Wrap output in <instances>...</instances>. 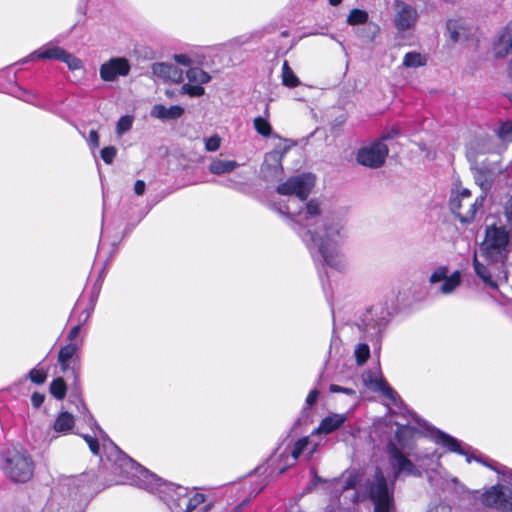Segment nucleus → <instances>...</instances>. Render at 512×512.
I'll list each match as a JSON object with an SVG mask.
<instances>
[{"label":"nucleus","mask_w":512,"mask_h":512,"mask_svg":"<svg viewBox=\"0 0 512 512\" xmlns=\"http://www.w3.org/2000/svg\"><path fill=\"white\" fill-rule=\"evenodd\" d=\"M314 184V176L303 173L278 185L277 193L294 197L280 207L279 212L292 220L293 229L306 242L313 257H318L330 268L342 271L346 267L341 249L345 237V215L341 212L323 215L317 200L305 202Z\"/></svg>","instance_id":"nucleus-1"},{"label":"nucleus","mask_w":512,"mask_h":512,"mask_svg":"<svg viewBox=\"0 0 512 512\" xmlns=\"http://www.w3.org/2000/svg\"><path fill=\"white\" fill-rule=\"evenodd\" d=\"M94 433V436L85 434L82 437L94 455L99 456L101 461L105 456L112 463L113 472L121 477V483L138 486L158 495L171 510L175 506L181 512H214L215 502L209 495L164 481L125 455L100 427L97 426Z\"/></svg>","instance_id":"nucleus-2"},{"label":"nucleus","mask_w":512,"mask_h":512,"mask_svg":"<svg viewBox=\"0 0 512 512\" xmlns=\"http://www.w3.org/2000/svg\"><path fill=\"white\" fill-rule=\"evenodd\" d=\"M512 227L509 228L496 224L486 227L485 240L482 244V255L487 264L474 259V270L483 283L490 288H498L507 280V272L504 263L508 254V246Z\"/></svg>","instance_id":"nucleus-3"},{"label":"nucleus","mask_w":512,"mask_h":512,"mask_svg":"<svg viewBox=\"0 0 512 512\" xmlns=\"http://www.w3.org/2000/svg\"><path fill=\"white\" fill-rule=\"evenodd\" d=\"M344 490L355 489L356 501L369 499L374 504L375 512H395L393 477L388 481L381 468L376 467L373 473L364 476L357 470L344 474Z\"/></svg>","instance_id":"nucleus-4"},{"label":"nucleus","mask_w":512,"mask_h":512,"mask_svg":"<svg viewBox=\"0 0 512 512\" xmlns=\"http://www.w3.org/2000/svg\"><path fill=\"white\" fill-rule=\"evenodd\" d=\"M417 430L410 426H400L395 433L396 442L390 441L387 445L388 462L394 478L407 476H420V468L434 454H423L413 451L414 438Z\"/></svg>","instance_id":"nucleus-5"},{"label":"nucleus","mask_w":512,"mask_h":512,"mask_svg":"<svg viewBox=\"0 0 512 512\" xmlns=\"http://www.w3.org/2000/svg\"><path fill=\"white\" fill-rule=\"evenodd\" d=\"M490 142V139H484L477 143V151H474L473 147L467 150V157L474 170L475 182L484 196L492 188L497 177L503 180L508 178L506 167L500 163V153H491Z\"/></svg>","instance_id":"nucleus-6"},{"label":"nucleus","mask_w":512,"mask_h":512,"mask_svg":"<svg viewBox=\"0 0 512 512\" xmlns=\"http://www.w3.org/2000/svg\"><path fill=\"white\" fill-rule=\"evenodd\" d=\"M434 440L437 444L446 447L450 452L465 456L467 463H471L472 460H475L501 475L504 482H512V469L496 461L487 459L481 454L476 455L475 451L469 445L462 443L451 435L438 430L434 435Z\"/></svg>","instance_id":"nucleus-7"},{"label":"nucleus","mask_w":512,"mask_h":512,"mask_svg":"<svg viewBox=\"0 0 512 512\" xmlns=\"http://www.w3.org/2000/svg\"><path fill=\"white\" fill-rule=\"evenodd\" d=\"M391 315L392 312L387 303H377L359 316L356 326L366 338L378 341L386 329Z\"/></svg>","instance_id":"nucleus-8"},{"label":"nucleus","mask_w":512,"mask_h":512,"mask_svg":"<svg viewBox=\"0 0 512 512\" xmlns=\"http://www.w3.org/2000/svg\"><path fill=\"white\" fill-rule=\"evenodd\" d=\"M2 470L14 482L25 483L34 473L31 456L22 448L7 449L3 455Z\"/></svg>","instance_id":"nucleus-9"},{"label":"nucleus","mask_w":512,"mask_h":512,"mask_svg":"<svg viewBox=\"0 0 512 512\" xmlns=\"http://www.w3.org/2000/svg\"><path fill=\"white\" fill-rule=\"evenodd\" d=\"M98 298V290H82L71 314V318L76 319V324L68 333L67 339L69 343H83V338L79 337L81 327L89 320Z\"/></svg>","instance_id":"nucleus-10"},{"label":"nucleus","mask_w":512,"mask_h":512,"mask_svg":"<svg viewBox=\"0 0 512 512\" xmlns=\"http://www.w3.org/2000/svg\"><path fill=\"white\" fill-rule=\"evenodd\" d=\"M35 59L58 60L65 63L72 71L79 70L83 67L82 61L79 58L51 42L47 43L40 49L33 51L20 62L24 64Z\"/></svg>","instance_id":"nucleus-11"},{"label":"nucleus","mask_w":512,"mask_h":512,"mask_svg":"<svg viewBox=\"0 0 512 512\" xmlns=\"http://www.w3.org/2000/svg\"><path fill=\"white\" fill-rule=\"evenodd\" d=\"M479 500L485 507L499 512H512V484H495L486 489Z\"/></svg>","instance_id":"nucleus-12"},{"label":"nucleus","mask_w":512,"mask_h":512,"mask_svg":"<svg viewBox=\"0 0 512 512\" xmlns=\"http://www.w3.org/2000/svg\"><path fill=\"white\" fill-rule=\"evenodd\" d=\"M484 199L485 196L481 195L472 201L470 191L462 189L458 195L450 199V210L462 223H469L483 206Z\"/></svg>","instance_id":"nucleus-13"},{"label":"nucleus","mask_w":512,"mask_h":512,"mask_svg":"<svg viewBox=\"0 0 512 512\" xmlns=\"http://www.w3.org/2000/svg\"><path fill=\"white\" fill-rule=\"evenodd\" d=\"M388 155V147L383 140H377L358 150L357 161L359 164L370 167H381Z\"/></svg>","instance_id":"nucleus-14"},{"label":"nucleus","mask_w":512,"mask_h":512,"mask_svg":"<svg viewBox=\"0 0 512 512\" xmlns=\"http://www.w3.org/2000/svg\"><path fill=\"white\" fill-rule=\"evenodd\" d=\"M394 9V24L399 32L414 28L418 20V12L413 6L401 0H395Z\"/></svg>","instance_id":"nucleus-15"},{"label":"nucleus","mask_w":512,"mask_h":512,"mask_svg":"<svg viewBox=\"0 0 512 512\" xmlns=\"http://www.w3.org/2000/svg\"><path fill=\"white\" fill-rule=\"evenodd\" d=\"M81 348L80 342L68 343L61 347L58 353V362L64 373H71L73 378H78L79 357L78 351Z\"/></svg>","instance_id":"nucleus-16"},{"label":"nucleus","mask_w":512,"mask_h":512,"mask_svg":"<svg viewBox=\"0 0 512 512\" xmlns=\"http://www.w3.org/2000/svg\"><path fill=\"white\" fill-rule=\"evenodd\" d=\"M427 290H398L394 311H407L419 308L427 299Z\"/></svg>","instance_id":"nucleus-17"},{"label":"nucleus","mask_w":512,"mask_h":512,"mask_svg":"<svg viewBox=\"0 0 512 512\" xmlns=\"http://www.w3.org/2000/svg\"><path fill=\"white\" fill-rule=\"evenodd\" d=\"M363 384L374 392H380L387 398L395 401L396 393L388 386L382 377L379 368L369 369L362 374Z\"/></svg>","instance_id":"nucleus-18"},{"label":"nucleus","mask_w":512,"mask_h":512,"mask_svg":"<svg viewBox=\"0 0 512 512\" xmlns=\"http://www.w3.org/2000/svg\"><path fill=\"white\" fill-rule=\"evenodd\" d=\"M131 66L126 58H111L100 67V77L107 82L115 81L119 76H127Z\"/></svg>","instance_id":"nucleus-19"},{"label":"nucleus","mask_w":512,"mask_h":512,"mask_svg":"<svg viewBox=\"0 0 512 512\" xmlns=\"http://www.w3.org/2000/svg\"><path fill=\"white\" fill-rule=\"evenodd\" d=\"M284 153L281 150H273L265 155L261 166V174L267 181L280 180L283 174L282 159Z\"/></svg>","instance_id":"nucleus-20"},{"label":"nucleus","mask_w":512,"mask_h":512,"mask_svg":"<svg viewBox=\"0 0 512 512\" xmlns=\"http://www.w3.org/2000/svg\"><path fill=\"white\" fill-rule=\"evenodd\" d=\"M496 56L503 58L510 55L507 64V75L512 80V21L500 32L495 45Z\"/></svg>","instance_id":"nucleus-21"},{"label":"nucleus","mask_w":512,"mask_h":512,"mask_svg":"<svg viewBox=\"0 0 512 512\" xmlns=\"http://www.w3.org/2000/svg\"><path fill=\"white\" fill-rule=\"evenodd\" d=\"M348 419L349 413H330L321 420L311 436L329 435L344 427Z\"/></svg>","instance_id":"nucleus-22"},{"label":"nucleus","mask_w":512,"mask_h":512,"mask_svg":"<svg viewBox=\"0 0 512 512\" xmlns=\"http://www.w3.org/2000/svg\"><path fill=\"white\" fill-rule=\"evenodd\" d=\"M72 487L76 489L81 496L86 498L93 496L102 489L97 482L95 473L92 472L84 473L75 478L72 482Z\"/></svg>","instance_id":"nucleus-23"},{"label":"nucleus","mask_w":512,"mask_h":512,"mask_svg":"<svg viewBox=\"0 0 512 512\" xmlns=\"http://www.w3.org/2000/svg\"><path fill=\"white\" fill-rule=\"evenodd\" d=\"M152 73L165 81L180 83L183 80L182 69L172 63H154L152 65Z\"/></svg>","instance_id":"nucleus-24"},{"label":"nucleus","mask_w":512,"mask_h":512,"mask_svg":"<svg viewBox=\"0 0 512 512\" xmlns=\"http://www.w3.org/2000/svg\"><path fill=\"white\" fill-rule=\"evenodd\" d=\"M449 39L456 43L468 37L466 22L461 19H450L446 24Z\"/></svg>","instance_id":"nucleus-25"},{"label":"nucleus","mask_w":512,"mask_h":512,"mask_svg":"<svg viewBox=\"0 0 512 512\" xmlns=\"http://www.w3.org/2000/svg\"><path fill=\"white\" fill-rule=\"evenodd\" d=\"M184 109L181 106L174 105L169 108L164 105H154L151 110V116L157 119H177L182 116Z\"/></svg>","instance_id":"nucleus-26"},{"label":"nucleus","mask_w":512,"mask_h":512,"mask_svg":"<svg viewBox=\"0 0 512 512\" xmlns=\"http://www.w3.org/2000/svg\"><path fill=\"white\" fill-rule=\"evenodd\" d=\"M239 164L234 160L215 158L208 166V170L214 175H224L234 171Z\"/></svg>","instance_id":"nucleus-27"},{"label":"nucleus","mask_w":512,"mask_h":512,"mask_svg":"<svg viewBox=\"0 0 512 512\" xmlns=\"http://www.w3.org/2000/svg\"><path fill=\"white\" fill-rule=\"evenodd\" d=\"M75 420L72 414L68 412H62L56 418L53 429L57 433L66 434L72 430L74 427Z\"/></svg>","instance_id":"nucleus-28"},{"label":"nucleus","mask_w":512,"mask_h":512,"mask_svg":"<svg viewBox=\"0 0 512 512\" xmlns=\"http://www.w3.org/2000/svg\"><path fill=\"white\" fill-rule=\"evenodd\" d=\"M265 116H258L253 120L254 129L261 136L268 138L272 134V127L268 121L269 117V105L267 104L264 111Z\"/></svg>","instance_id":"nucleus-29"},{"label":"nucleus","mask_w":512,"mask_h":512,"mask_svg":"<svg viewBox=\"0 0 512 512\" xmlns=\"http://www.w3.org/2000/svg\"><path fill=\"white\" fill-rule=\"evenodd\" d=\"M427 64V56L416 51L404 55L402 65L407 68H418Z\"/></svg>","instance_id":"nucleus-30"},{"label":"nucleus","mask_w":512,"mask_h":512,"mask_svg":"<svg viewBox=\"0 0 512 512\" xmlns=\"http://www.w3.org/2000/svg\"><path fill=\"white\" fill-rule=\"evenodd\" d=\"M309 445H311L310 438L308 436L302 437L294 443L290 453L283 452L281 457H288L290 455L293 463H295L299 456L304 452V450L309 447Z\"/></svg>","instance_id":"nucleus-31"},{"label":"nucleus","mask_w":512,"mask_h":512,"mask_svg":"<svg viewBox=\"0 0 512 512\" xmlns=\"http://www.w3.org/2000/svg\"><path fill=\"white\" fill-rule=\"evenodd\" d=\"M186 76L190 83H195L196 85L202 86L203 84L208 83L211 80V76L198 67L190 68Z\"/></svg>","instance_id":"nucleus-32"},{"label":"nucleus","mask_w":512,"mask_h":512,"mask_svg":"<svg viewBox=\"0 0 512 512\" xmlns=\"http://www.w3.org/2000/svg\"><path fill=\"white\" fill-rule=\"evenodd\" d=\"M282 82L285 86L293 88L299 85V79L294 74L293 70L288 65L287 61H284L282 67Z\"/></svg>","instance_id":"nucleus-33"},{"label":"nucleus","mask_w":512,"mask_h":512,"mask_svg":"<svg viewBox=\"0 0 512 512\" xmlns=\"http://www.w3.org/2000/svg\"><path fill=\"white\" fill-rule=\"evenodd\" d=\"M368 17V13L365 10L353 9L347 17V23L352 26L366 24L368 22Z\"/></svg>","instance_id":"nucleus-34"},{"label":"nucleus","mask_w":512,"mask_h":512,"mask_svg":"<svg viewBox=\"0 0 512 512\" xmlns=\"http://www.w3.org/2000/svg\"><path fill=\"white\" fill-rule=\"evenodd\" d=\"M497 136L504 143L512 142V119L500 123Z\"/></svg>","instance_id":"nucleus-35"},{"label":"nucleus","mask_w":512,"mask_h":512,"mask_svg":"<svg viewBox=\"0 0 512 512\" xmlns=\"http://www.w3.org/2000/svg\"><path fill=\"white\" fill-rule=\"evenodd\" d=\"M67 387L62 378L54 379L50 384V393L58 400H62L66 395Z\"/></svg>","instance_id":"nucleus-36"},{"label":"nucleus","mask_w":512,"mask_h":512,"mask_svg":"<svg viewBox=\"0 0 512 512\" xmlns=\"http://www.w3.org/2000/svg\"><path fill=\"white\" fill-rule=\"evenodd\" d=\"M133 122L134 118L131 115L120 117L116 124V134L122 136L124 133L128 132L132 128Z\"/></svg>","instance_id":"nucleus-37"},{"label":"nucleus","mask_w":512,"mask_h":512,"mask_svg":"<svg viewBox=\"0 0 512 512\" xmlns=\"http://www.w3.org/2000/svg\"><path fill=\"white\" fill-rule=\"evenodd\" d=\"M497 294L491 297L505 308V311L512 317V297L504 295L501 290H496Z\"/></svg>","instance_id":"nucleus-38"},{"label":"nucleus","mask_w":512,"mask_h":512,"mask_svg":"<svg viewBox=\"0 0 512 512\" xmlns=\"http://www.w3.org/2000/svg\"><path fill=\"white\" fill-rule=\"evenodd\" d=\"M449 272L448 267L440 266L436 268L433 273L429 277V282L431 285H435L439 282H446L447 273Z\"/></svg>","instance_id":"nucleus-39"},{"label":"nucleus","mask_w":512,"mask_h":512,"mask_svg":"<svg viewBox=\"0 0 512 512\" xmlns=\"http://www.w3.org/2000/svg\"><path fill=\"white\" fill-rule=\"evenodd\" d=\"M181 94H187L190 97H199L205 93V89L200 85L184 84L180 90Z\"/></svg>","instance_id":"nucleus-40"},{"label":"nucleus","mask_w":512,"mask_h":512,"mask_svg":"<svg viewBox=\"0 0 512 512\" xmlns=\"http://www.w3.org/2000/svg\"><path fill=\"white\" fill-rule=\"evenodd\" d=\"M370 356V348L366 343H360L355 349V357L358 364H363Z\"/></svg>","instance_id":"nucleus-41"},{"label":"nucleus","mask_w":512,"mask_h":512,"mask_svg":"<svg viewBox=\"0 0 512 512\" xmlns=\"http://www.w3.org/2000/svg\"><path fill=\"white\" fill-rule=\"evenodd\" d=\"M17 97L29 104L41 107V104L37 101V95L31 91L19 88V95Z\"/></svg>","instance_id":"nucleus-42"},{"label":"nucleus","mask_w":512,"mask_h":512,"mask_svg":"<svg viewBox=\"0 0 512 512\" xmlns=\"http://www.w3.org/2000/svg\"><path fill=\"white\" fill-rule=\"evenodd\" d=\"M461 283V274L459 271H454L452 274L447 273L446 282L443 283L441 288H456Z\"/></svg>","instance_id":"nucleus-43"},{"label":"nucleus","mask_w":512,"mask_h":512,"mask_svg":"<svg viewBox=\"0 0 512 512\" xmlns=\"http://www.w3.org/2000/svg\"><path fill=\"white\" fill-rule=\"evenodd\" d=\"M379 26L373 22H367L366 26L362 30V37H366L369 40H373L375 36L379 33Z\"/></svg>","instance_id":"nucleus-44"},{"label":"nucleus","mask_w":512,"mask_h":512,"mask_svg":"<svg viewBox=\"0 0 512 512\" xmlns=\"http://www.w3.org/2000/svg\"><path fill=\"white\" fill-rule=\"evenodd\" d=\"M29 379L35 384H43L47 378V374L42 369L33 368L30 370Z\"/></svg>","instance_id":"nucleus-45"},{"label":"nucleus","mask_w":512,"mask_h":512,"mask_svg":"<svg viewBox=\"0 0 512 512\" xmlns=\"http://www.w3.org/2000/svg\"><path fill=\"white\" fill-rule=\"evenodd\" d=\"M117 150L114 146H107L101 150V158L106 164H111L116 157Z\"/></svg>","instance_id":"nucleus-46"},{"label":"nucleus","mask_w":512,"mask_h":512,"mask_svg":"<svg viewBox=\"0 0 512 512\" xmlns=\"http://www.w3.org/2000/svg\"><path fill=\"white\" fill-rule=\"evenodd\" d=\"M205 149L209 152L217 151L221 144V139L218 135H213L209 138H205Z\"/></svg>","instance_id":"nucleus-47"},{"label":"nucleus","mask_w":512,"mask_h":512,"mask_svg":"<svg viewBox=\"0 0 512 512\" xmlns=\"http://www.w3.org/2000/svg\"><path fill=\"white\" fill-rule=\"evenodd\" d=\"M331 393H344L357 399L356 391L352 388L342 387L340 385L331 384L329 387Z\"/></svg>","instance_id":"nucleus-48"},{"label":"nucleus","mask_w":512,"mask_h":512,"mask_svg":"<svg viewBox=\"0 0 512 512\" xmlns=\"http://www.w3.org/2000/svg\"><path fill=\"white\" fill-rule=\"evenodd\" d=\"M504 214L508 223V226L512 227V194L504 205Z\"/></svg>","instance_id":"nucleus-49"},{"label":"nucleus","mask_w":512,"mask_h":512,"mask_svg":"<svg viewBox=\"0 0 512 512\" xmlns=\"http://www.w3.org/2000/svg\"><path fill=\"white\" fill-rule=\"evenodd\" d=\"M88 142L91 148L95 149L99 147V135L96 130H91L88 136Z\"/></svg>","instance_id":"nucleus-50"},{"label":"nucleus","mask_w":512,"mask_h":512,"mask_svg":"<svg viewBox=\"0 0 512 512\" xmlns=\"http://www.w3.org/2000/svg\"><path fill=\"white\" fill-rule=\"evenodd\" d=\"M174 60L183 66H190L192 64L191 58L186 54H176L174 55Z\"/></svg>","instance_id":"nucleus-51"},{"label":"nucleus","mask_w":512,"mask_h":512,"mask_svg":"<svg viewBox=\"0 0 512 512\" xmlns=\"http://www.w3.org/2000/svg\"><path fill=\"white\" fill-rule=\"evenodd\" d=\"M45 396L41 393L34 392L31 396L32 405L35 408H39L44 402Z\"/></svg>","instance_id":"nucleus-52"},{"label":"nucleus","mask_w":512,"mask_h":512,"mask_svg":"<svg viewBox=\"0 0 512 512\" xmlns=\"http://www.w3.org/2000/svg\"><path fill=\"white\" fill-rule=\"evenodd\" d=\"M318 396H319V391L314 389L312 391H310V393L308 394L307 398H306V404L308 407L314 405L318 399Z\"/></svg>","instance_id":"nucleus-53"},{"label":"nucleus","mask_w":512,"mask_h":512,"mask_svg":"<svg viewBox=\"0 0 512 512\" xmlns=\"http://www.w3.org/2000/svg\"><path fill=\"white\" fill-rule=\"evenodd\" d=\"M146 184L142 180H137L134 185V192L137 195H143L145 192Z\"/></svg>","instance_id":"nucleus-54"},{"label":"nucleus","mask_w":512,"mask_h":512,"mask_svg":"<svg viewBox=\"0 0 512 512\" xmlns=\"http://www.w3.org/2000/svg\"><path fill=\"white\" fill-rule=\"evenodd\" d=\"M427 512H452V509L448 505L438 504L434 507H431Z\"/></svg>","instance_id":"nucleus-55"},{"label":"nucleus","mask_w":512,"mask_h":512,"mask_svg":"<svg viewBox=\"0 0 512 512\" xmlns=\"http://www.w3.org/2000/svg\"><path fill=\"white\" fill-rule=\"evenodd\" d=\"M318 446H319V444H318V443H314V444H312V447H311V449H310V451H309V454H310V455H312L313 453H315V452H316V450H317V448H318Z\"/></svg>","instance_id":"nucleus-56"},{"label":"nucleus","mask_w":512,"mask_h":512,"mask_svg":"<svg viewBox=\"0 0 512 512\" xmlns=\"http://www.w3.org/2000/svg\"><path fill=\"white\" fill-rule=\"evenodd\" d=\"M293 463H286L283 467L279 468V474H282L285 472L288 466L292 465Z\"/></svg>","instance_id":"nucleus-57"},{"label":"nucleus","mask_w":512,"mask_h":512,"mask_svg":"<svg viewBox=\"0 0 512 512\" xmlns=\"http://www.w3.org/2000/svg\"><path fill=\"white\" fill-rule=\"evenodd\" d=\"M341 2H342V0H329V3H330L332 6H337V5H339Z\"/></svg>","instance_id":"nucleus-58"},{"label":"nucleus","mask_w":512,"mask_h":512,"mask_svg":"<svg viewBox=\"0 0 512 512\" xmlns=\"http://www.w3.org/2000/svg\"><path fill=\"white\" fill-rule=\"evenodd\" d=\"M330 305H331V310H332V313H334V310H335V304L334 302H330Z\"/></svg>","instance_id":"nucleus-59"},{"label":"nucleus","mask_w":512,"mask_h":512,"mask_svg":"<svg viewBox=\"0 0 512 512\" xmlns=\"http://www.w3.org/2000/svg\"><path fill=\"white\" fill-rule=\"evenodd\" d=\"M451 291H452V290H448V289L441 290V292H442L443 294H448V293H450Z\"/></svg>","instance_id":"nucleus-60"},{"label":"nucleus","mask_w":512,"mask_h":512,"mask_svg":"<svg viewBox=\"0 0 512 512\" xmlns=\"http://www.w3.org/2000/svg\"><path fill=\"white\" fill-rule=\"evenodd\" d=\"M241 506H242V504H240V505H238V506L236 507V512L241 508Z\"/></svg>","instance_id":"nucleus-61"}]
</instances>
